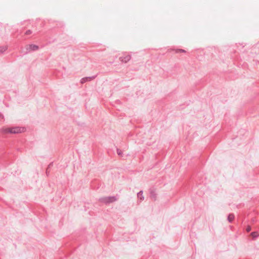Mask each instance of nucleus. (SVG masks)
<instances>
[{
  "instance_id": "1",
  "label": "nucleus",
  "mask_w": 259,
  "mask_h": 259,
  "mask_svg": "<svg viewBox=\"0 0 259 259\" xmlns=\"http://www.w3.org/2000/svg\"><path fill=\"white\" fill-rule=\"evenodd\" d=\"M24 128L23 127H8L3 129V132L6 134H18L23 132Z\"/></svg>"
},
{
  "instance_id": "2",
  "label": "nucleus",
  "mask_w": 259,
  "mask_h": 259,
  "mask_svg": "<svg viewBox=\"0 0 259 259\" xmlns=\"http://www.w3.org/2000/svg\"><path fill=\"white\" fill-rule=\"evenodd\" d=\"M116 200V198L114 196L107 197L102 199V201L105 203H111L114 202Z\"/></svg>"
},
{
  "instance_id": "3",
  "label": "nucleus",
  "mask_w": 259,
  "mask_h": 259,
  "mask_svg": "<svg viewBox=\"0 0 259 259\" xmlns=\"http://www.w3.org/2000/svg\"><path fill=\"white\" fill-rule=\"evenodd\" d=\"M93 79V77H84V78H82L80 80V83L82 84V83H84V82H85L86 81H91Z\"/></svg>"
},
{
  "instance_id": "4",
  "label": "nucleus",
  "mask_w": 259,
  "mask_h": 259,
  "mask_svg": "<svg viewBox=\"0 0 259 259\" xmlns=\"http://www.w3.org/2000/svg\"><path fill=\"white\" fill-rule=\"evenodd\" d=\"M29 49L31 50H37L38 48V46L34 45H30L29 46Z\"/></svg>"
},
{
  "instance_id": "5",
  "label": "nucleus",
  "mask_w": 259,
  "mask_h": 259,
  "mask_svg": "<svg viewBox=\"0 0 259 259\" xmlns=\"http://www.w3.org/2000/svg\"><path fill=\"white\" fill-rule=\"evenodd\" d=\"M234 219V216L232 214H229L228 217V219L229 222H231Z\"/></svg>"
},
{
  "instance_id": "6",
  "label": "nucleus",
  "mask_w": 259,
  "mask_h": 259,
  "mask_svg": "<svg viewBox=\"0 0 259 259\" xmlns=\"http://www.w3.org/2000/svg\"><path fill=\"white\" fill-rule=\"evenodd\" d=\"M251 235L253 238H255L258 236V233L256 232H254L251 233Z\"/></svg>"
},
{
  "instance_id": "7",
  "label": "nucleus",
  "mask_w": 259,
  "mask_h": 259,
  "mask_svg": "<svg viewBox=\"0 0 259 259\" xmlns=\"http://www.w3.org/2000/svg\"><path fill=\"white\" fill-rule=\"evenodd\" d=\"M130 59H131V57L130 56H126L125 57V60H124V62H126L130 60Z\"/></svg>"
},
{
  "instance_id": "8",
  "label": "nucleus",
  "mask_w": 259,
  "mask_h": 259,
  "mask_svg": "<svg viewBox=\"0 0 259 259\" xmlns=\"http://www.w3.org/2000/svg\"><path fill=\"white\" fill-rule=\"evenodd\" d=\"M138 196L140 199H142V193L140 192L138 193Z\"/></svg>"
},
{
  "instance_id": "9",
  "label": "nucleus",
  "mask_w": 259,
  "mask_h": 259,
  "mask_svg": "<svg viewBox=\"0 0 259 259\" xmlns=\"http://www.w3.org/2000/svg\"><path fill=\"white\" fill-rule=\"evenodd\" d=\"M251 230V227L250 226H248L246 228L247 232H249Z\"/></svg>"
},
{
  "instance_id": "10",
  "label": "nucleus",
  "mask_w": 259,
  "mask_h": 259,
  "mask_svg": "<svg viewBox=\"0 0 259 259\" xmlns=\"http://www.w3.org/2000/svg\"><path fill=\"white\" fill-rule=\"evenodd\" d=\"M180 51H181V52H185V51H184V50H181Z\"/></svg>"
}]
</instances>
